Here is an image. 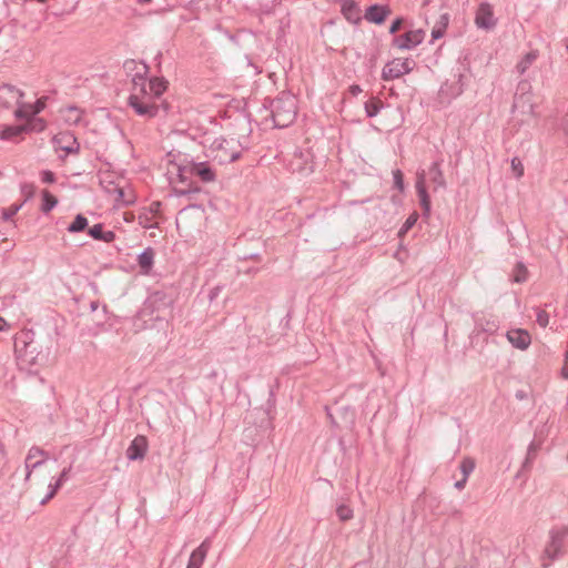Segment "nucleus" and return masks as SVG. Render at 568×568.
<instances>
[{
	"mask_svg": "<svg viewBox=\"0 0 568 568\" xmlns=\"http://www.w3.org/2000/svg\"><path fill=\"white\" fill-rule=\"evenodd\" d=\"M448 21H449V17L448 14H442L440 16V20H439V27L443 28L444 30L446 29V27L448 26Z\"/></svg>",
	"mask_w": 568,
	"mask_h": 568,
	"instance_id": "48",
	"label": "nucleus"
},
{
	"mask_svg": "<svg viewBox=\"0 0 568 568\" xmlns=\"http://www.w3.org/2000/svg\"><path fill=\"white\" fill-rule=\"evenodd\" d=\"M428 174H429V179L430 181L436 185L435 189L437 187H445V179H444V175H443V172L439 168V163L438 162H434L430 168H429V171H428Z\"/></svg>",
	"mask_w": 568,
	"mask_h": 568,
	"instance_id": "26",
	"label": "nucleus"
},
{
	"mask_svg": "<svg viewBox=\"0 0 568 568\" xmlns=\"http://www.w3.org/2000/svg\"><path fill=\"white\" fill-rule=\"evenodd\" d=\"M61 486H59V484L54 483V484H50L49 485V493L48 495L42 499L41 504L44 505L47 501H49L51 498L54 497V495L57 494L58 489L60 488Z\"/></svg>",
	"mask_w": 568,
	"mask_h": 568,
	"instance_id": "40",
	"label": "nucleus"
},
{
	"mask_svg": "<svg viewBox=\"0 0 568 568\" xmlns=\"http://www.w3.org/2000/svg\"><path fill=\"white\" fill-rule=\"evenodd\" d=\"M336 515L341 521H348L353 518V509L346 504H339L336 507Z\"/></svg>",
	"mask_w": 568,
	"mask_h": 568,
	"instance_id": "30",
	"label": "nucleus"
},
{
	"mask_svg": "<svg viewBox=\"0 0 568 568\" xmlns=\"http://www.w3.org/2000/svg\"><path fill=\"white\" fill-rule=\"evenodd\" d=\"M57 204H58L57 197L54 195H52L49 191L43 190L42 205H41L42 212L49 213Z\"/></svg>",
	"mask_w": 568,
	"mask_h": 568,
	"instance_id": "27",
	"label": "nucleus"
},
{
	"mask_svg": "<svg viewBox=\"0 0 568 568\" xmlns=\"http://www.w3.org/2000/svg\"><path fill=\"white\" fill-rule=\"evenodd\" d=\"M148 450V440L145 436L138 435L126 449V457L130 460H141Z\"/></svg>",
	"mask_w": 568,
	"mask_h": 568,
	"instance_id": "12",
	"label": "nucleus"
},
{
	"mask_svg": "<svg viewBox=\"0 0 568 568\" xmlns=\"http://www.w3.org/2000/svg\"><path fill=\"white\" fill-rule=\"evenodd\" d=\"M89 235L94 240L110 243L115 239V234L112 231H104L102 224H95L88 231Z\"/></svg>",
	"mask_w": 568,
	"mask_h": 568,
	"instance_id": "22",
	"label": "nucleus"
},
{
	"mask_svg": "<svg viewBox=\"0 0 568 568\" xmlns=\"http://www.w3.org/2000/svg\"><path fill=\"white\" fill-rule=\"evenodd\" d=\"M566 48H567V51H568V44L566 45Z\"/></svg>",
	"mask_w": 568,
	"mask_h": 568,
	"instance_id": "58",
	"label": "nucleus"
},
{
	"mask_svg": "<svg viewBox=\"0 0 568 568\" xmlns=\"http://www.w3.org/2000/svg\"><path fill=\"white\" fill-rule=\"evenodd\" d=\"M23 206V203L12 204L9 207L2 209L1 216L4 221H10Z\"/></svg>",
	"mask_w": 568,
	"mask_h": 568,
	"instance_id": "34",
	"label": "nucleus"
},
{
	"mask_svg": "<svg viewBox=\"0 0 568 568\" xmlns=\"http://www.w3.org/2000/svg\"><path fill=\"white\" fill-rule=\"evenodd\" d=\"M82 110L77 106H68L63 110V119L70 125H78L82 119Z\"/></svg>",
	"mask_w": 568,
	"mask_h": 568,
	"instance_id": "25",
	"label": "nucleus"
},
{
	"mask_svg": "<svg viewBox=\"0 0 568 568\" xmlns=\"http://www.w3.org/2000/svg\"><path fill=\"white\" fill-rule=\"evenodd\" d=\"M567 534L568 529L566 527L552 528L549 531V541L545 548L546 557H548L550 560H554L561 555Z\"/></svg>",
	"mask_w": 568,
	"mask_h": 568,
	"instance_id": "7",
	"label": "nucleus"
},
{
	"mask_svg": "<svg viewBox=\"0 0 568 568\" xmlns=\"http://www.w3.org/2000/svg\"><path fill=\"white\" fill-rule=\"evenodd\" d=\"M536 118L531 84L523 80L518 83L513 103V119L519 123H529Z\"/></svg>",
	"mask_w": 568,
	"mask_h": 568,
	"instance_id": "3",
	"label": "nucleus"
},
{
	"mask_svg": "<svg viewBox=\"0 0 568 568\" xmlns=\"http://www.w3.org/2000/svg\"><path fill=\"white\" fill-rule=\"evenodd\" d=\"M518 268H519V271H518L517 275L515 276V281L520 283L526 280V270L523 265H519Z\"/></svg>",
	"mask_w": 568,
	"mask_h": 568,
	"instance_id": "45",
	"label": "nucleus"
},
{
	"mask_svg": "<svg viewBox=\"0 0 568 568\" xmlns=\"http://www.w3.org/2000/svg\"><path fill=\"white\" fill-rule=\"evenodd\" d=\"M26 131L24 125H8L0 132V139L3 141H13Z\"/></svg>",
	"mask_w": 568,
	"mask_h": 568,
	"instance_id": "24",
	"label": "nucleus"
},
{
	"mask_svg": "<svg viewBox=\"0 0 568 568\" xmlns=\"http://www.w3.org/2000/svg\"><path fill=\"white\" fill-rule=\"evenodd\" d=\"M173 300L165 292L156 291L145 301L141 310L142 316L150 315L155 321L168 320L171 315Z\"/></svg>",
	"mask_w": 568,
	"mask_h": 568,
	"instance_id": "5",
	"label": "nucleus"
},
{
	"mask_svg": "<svg viewBox=\"0 0 568 568\" xmlns=\"http://www.w3.org/2000/svg\"><path fill=\"white\" fill-rule=\"evenodd\" d=\"M414 64V61L410 59H394L383 68L382 78L385 81L397 79L409 73Z\"/></svg>",
	"mask_w": 568,
	"mask_h": 568,
	"instance_id": "6",
	"label": "nucleus"
},
{
	"mask_svg": "<svg viewBox=\"0 0 568 568\" xmlns=\"http://www.w3.org/2000/svg\"><path fill=\"white\" fill-rule=\"evenodd\" d=\"M45 106V102L42 99H39L34 104L22 103L14 111V115L17 119H27L30 115H36L41 112Z\"/></svg>",
	"mask_w": 568,
	"mask_h": 568,
	"instance_id": "18",
	"label": "nucleus"
},
{
	"mask_svg": "<svg viewBox=\"0 0 568 568\" xmlns=\"http://www.w3.org/2000/svg\"><path fill=\"white\" fill-rule=\"evenodd\" d=\"M211 548V539L206 538L192 551L186 568H201Z\"/></svg>",
	"mask_w": 568,
	"mask_h": 568,
	"instance_id": "14",
	"label": "nucleus"
},
{
	"mask_svg": "<svg viewBox=\"0 0 568 568\" xmlns=\"http://www.w3.org/2000/svg\"><path fill=\"white\" fill-rule=\"evenodd\" d=\"M394 184L395 187L399 191L404 190V176L400 170L393 171Z\"/></svg>",
	"mask_w": 568,
	"mask_h": 568,
	"instance_id": "37",
	"label": "nucleus"
},
{
	"mask_svg": "<svg viewBox=\"0 0 568 568\" xmlns=\"http://www.w3.org/2000/svg\"><path fill=\"white\" fill-rule=\"evenodd\" d=\"M564 131L568 134V113L566 114L562 123Z\"/></svg>",
	"mask_w": 568,
	"mask_h": 568,
	"instance_id": "53",
	"label": "nucleus"
},
{
	"mask_svg": "<svg viewBox=\"0 0 568 568\" xmlns=\"http://www.w3.org/2000/svg\"><path fill=\"white\" fill-rule=\"evenodd\" d=\"M481 329L485 331V332H494L495 328L493 326V327H489V328H481Z\"/></svg>",
	"mask_w": 568,
	"mask_h": 568,
	"instance_id": "55",
	"label": "nucleus"
},
{
	"mask_svg": "<svg viewBox=\"0 0 568 568\" xmlns=\"http://www.w3.org/2000/svg\"><path fill=\"white\" fill-rule=\"evenodd\" d=\"M416 221H417V214L409 215L407 217V220L405 221V223L403 224V226L399 231V234L406 233L409 229H412L414 226Z\"/></svg>",
	"mask_w": 568,
	"mask_h": 568,
	"instance_id": "38",
	"label": "nucleus"
},
{
	"mask_svg": "<svg viewBox=\"0 0 568 568\" xmlns=\"http://www.w3.org/2000/svg\"><path fill=\"white\" fill-rule=\"evenodd\" d=\"M425 32L422 29L408 31L394 39V45L400 50H410L423 42Z\"/></svg>",
	"mask_w": 568,
	"mask_h": 568,
	"instance_id": "10",
	"label": "nucleus"
},
{
	"mask_svg": "<svg viewBox=\"0 0 568 568\" xmlns=\"http://www.w3.org/2000/svg\"><path fill=\"white\" fill-rule=\"evenodd\" d=\"M511 171H513V174L518 179L524 175V165L518 158H513Z\"/></svg>",
	"mask_w": 568,
	"mask_h": 568,
	"instance_id": "35",
	"label": "nucleus"
},
{
	"mask_svg": "<svg viewBox=\"0 0 568 568\" xmlns=\"http://www.w3.org/2000/svg\"><path fill=\"white\" fill-rule=\"evenodd\" d=\"M493 7L487 2H481L476 11L475 23L477 28L490 30L496 26Z\"/></svg>",
	"mask_w": 568,
	"mask_h": 568,
	"instance_id": "8",
	"label": "nucleus"
},
{
	"mask_svg": "<svg viewBox=\"0 0 568 568\" xmlns=\"http://www.w3.org/2000/svg\"><path fill=\"white\" fill-rule=\"evenodd\" d=\"M38 1H39V2H41V3H44V2H47V0H38Z\"/></svg>",
	"mask_w": 568,
	"mask_h": 568,
	"instance_id": "57",
	"label": "nucleus"
},
{
	"mask_svg": "<svg viewBox=\"0 0 568 568\" xmlns=\"http://www.w3.org/2000/svg\"><path fill=\"white\" fill-rule=\"evenodd\" d=\"M403 20L400 18H397L389 28V33L394 34L396 33L400 27H402Z\"/></svg>",
	"mask_w": 568,
	"mask_h": 568,
	"instance_id": "44",
	"label": "nucleus"
},
{
	"mask_svg": "<svg viewBox=\"0 0 568 568\" xmlns=\"http://www.w3.org/2000/svg\"><path fill=\"white\" fill-rule=\"evenodd\" d=\"M537 449H538V447H537V445L535 443H531L529 445L527 457H526V460L524 463V467H527L530 464V462L535 458Z\"/></svg>",
	"mask_w": 568,
	"mask_h": 568,
	"instance_id": "39",
	"label": "nucleus"
},
{
	"mask_svg": "<svg viewBox=\"0 0 568 568\" xmlns=\"http://www.w3.org/2000/svg\"><path fill=\"white\" fill-rule=\"evenodd\" d=\"M21 195L23 196V201L21 203H26L31 197H33L36 193V186L32 183H22L20 186Z\"/></svg>",
	"mask_w": 568,
	"mask_h": 568,
	"instance_id": "32",
	"label": "nucleus"
},
{
	"mask_svg": "<svg viewBox=\"0 0 568 568\" xmlns=\"http://www.w3.org/2000/svg\"><path fill=\"white\" fill-rule=\"evenodd\" d=\"M443 34H444V29L440 27L434 28L432 31L433 39H439L443 37Z\"/></svg>",
	"mask_w": 568,
	"mask_h": 568,
	"instance_id": "47",
	"label": "nucleus"
},
{
	"mask_svg": "<svg viewBox=\"0 0 568 568\" xmlns=\"http://www.w3.org/2000/svg\"><path fill=\"white\" fill-rule=\"evenodd\" d=\"M53 141L59 149L68 154L79 152L80 145L75 136L70 132L59 133L54 136Z\"/></svg>",
	"mask_w": 568,
	"mask_h": 568,
	"instance_id": "13",
	"label": "nucleus"
},
{
	"mask_svg": "<svg viewBox=\"0 0 568 568\" xmlns=\"http://www.w3.org/2000/svg\"><path fill=\"white\" fill-rule=\"evenodd\" d=\"M174 192H175L176 195L182 196V195L189 194L191 191L190 190H178V189H175Z\"/></svg>",
	"mask_w": 568,
	"mask_h": 568,
	"instance_id": "51",
	"label": "nucleus"
},
{
	"mask_svg": "<svg viewBox=\"0 0 568 568\" xmlns=\"http://www.w3.org/2000/svg\"><path fill=\"white\" fill-rule=\"evenodd\" d=\"M389 13H390V10L388 7L373 4L366 9L365 19L368 22H372L375 24H382Z\"/></svg>",
	"mask_w": 568,
	"mask_h": 568,
	"instance_id": "16",
	"label": "nucleus"
},
{
	"mask_svg": "<svg viewBox=\"0 0 568 568\" xmlns=\"http://www.w3.org/2000/svg\"><path fill=\"white\" fill-rule=\"evenodd\" d=\"M214 296H216V293H213V292H212V294H211V296H210V297H211V298H213Z\"/></svg>",
	"mask_w": 568,
	"mask_h": 568,
	"instance_id": "56",
	"label": "nucleus"
},
{
	"mask_svg": "<svg viewBox=\"0 0 568 568\" xmlns=\"http://www.w3.org/2000/svg\"><path fill=\"white\" fill-rule=\"evenodd\" d=\"M190 173L196 175L201 181L209 183L215 180V172L205 162L193 163L190 168Z\"/></svg>",
	"mask_w": 568,
	"mask_h": 568,
	"instance_id": "19",
	"label": "nucleus"
},
{
	"mask_svg": "<svg viewBox=\"0 0 568 568\" xmlns=\"http://www.w3.org/2000/svg\"><path fill=\"white\" fill-rule=\"evenodd\" d=\"M416 191L419 197L420 205L425 214L430 212V199L425 186V172L422 171L417 174Z\"/></svg>",
	"mask_w": 568,
	"mask_h": 568,
	"instance_id": "17",
	"label": "nucleus"
},
{
	"mask_svg": "<svg viewBox=\"0 0 568 568\" xmlns=\"http://www.w3.org/2000/svg\"><path fill=\"white\" fill-rule=\"evenodd\" d=\"M45 452L39 447H31L26 457V480H29L32 474V470L37 467L41 466L45 458Z\"/></svg>",
	"mask_w": 568,
	"mask_h": 568,
	"instance_id": "11",
	"label": "nucleus"
},
{
	"mask_svg": "<svg viewBox=\"0 0 568 568\" xmlns=\"http://www.w3.org/2000/svg\"><path fill=\"white\" fill-rule=\"evenodd\" d=\"M8 327H9V325L6 322V320L0 316V332L7 329Z\"/></svg>",
	"mask_w": 568,
	"mask_h": 568,
	"instance_id": "50",
	"label": "nucleus"
},
{
	"mask_svg": "<svg viewBox=\"0 0 568 568\" xmlns=\"http://www.w3.org/2000/svg\"><path fill=\"white\" fill-rule=\"evenodd\" d=\"M467 483V478L463 477L460 480H457L455 483V487L458 489V490H462L464 489L465 485Z\"/></svg>",
	"mask_w": 568,
	"mask_h": 568,
	"instance_id": "49",
	"label": "nucleus"
},
{
	"mask_svg": "<svg viewBox=\"0 0 568 568\" xmlns=\"http://www.w3.org/2000/svg\"><path fill=\"white\" fill-rule=\"evenodd\" d=\"M146 90L151 99L160 98L166 90V81L164 79L153 78L149 82L146 81Z\"/></svg>",
	"mask_w": 568,
	"mask_h": 568,
	"instance_id": "21",
	"label": "nucleus"
},
{
	"mask_svg": "<svg viewBox=\"0 0 568 568\" xmlns=\"http://www.w3.org/2000/svg\"><path fill=\"white\" fill-rule=\"evenodd\" d=\"M88 226V219L82 214H78L73 222L68 226L70 233L82 232Z\"/></svg>",
	"mask_w": 568,
	"mask_h": 568,
	"instance_id": "28",
	"label": "nucleus"
},
{
	"mask_svg": "<svg viewBox=\"0 0 568 568\" xmlns=\"http://www.w3.org/2000/svg\"><path fill=\"white\" fill-rule=\"evenodd\" d=\"M220 146H221V151H223L224 153L221 155H216L215 158H217L221 163L234 162L240 158V152L233 151L231 153H227L225 146H223L222 144H220Z\"/></svg>",
	"mask_w": 568,
	"mask_h": 568,
	"instance_id": "33",
	"label": "nucleus"
},
{
	"mask_svg": "<svg viewBox=\"0 0 568 568\" xmlns=\"http://www.w3.org/2000/svg\"><path fill=\"white\" fill-rule=\"evenodd\" d=\"M539 52L538 50H531L526 53L516 64L515 70L518 74L523 75L526 71L535 63L538 59Z\"/></svg>",
	"mask_w": 568,
	"mask_h": 568,
	"instance_id": "20",
	"label": "nucleus"
},
{
	"mask_svg": "<svg viewBox=\"0 0 568 568\" xmlns=\"http://www.w3.org/2000/svg\"><path fill=\"white\" fill-rule=\"evenodd\" d=\"M23 98V92L17 89L11 84H2L0 85V105L9 109L13 105H18V108L22 104L21 99Z\"/></svg>",
	"mask_w": 568,
	"mask_h": 568,
	"instance_id": "9",
	"label": "nucleus"
},
{
	"mask_svg": "<svg viewBox=\"0 0 568 568\" xmlns=\"http://www.w3.org/2000/svg\"><path fill=\"white\" fill-rule=\"evenodd\" d=\"M475 466V460L471 457H464L459 466L463 477L468 479L469 475L474 471Z\"/></svg>",
	"mask_w": 568,
	"mask_h": 568,
	"instance_id": "31",
	"label": "nucleus"
},
{
	"mask_svg": "<svg viewBox=\"0 0 568 568\" xmlns=\"http://www.w3.org/2000/svg\"><path fill=\"white\" fill-rule=\"evenodd\" d=\"M129 104L141 116L153 118L158 113L156 104L151 95H148L146 78L142 73H136L132 79Z\"/></svg>",
	"mask_w": 568,
	"mask_h": 568,
	"instance_id": "2",
	"label": "nucleus"
},
{
	"mask_svg": "<svg viewBox=\"0 0 568 568\" xmlns=\"http://www.w3.org/2000/svg\"><path fill=\"white\" fill-rule=\"evenodd\" d=\"M383 103L378 99H371L365 103V112L368 118H373L378 114Z\"/></svg>",
	"mask_w": 568,
	"mask_h": 568,
	"instance_id": "29",
	"label": "nucleus"
},
{
	"mask_svg": "<svg viewBox=\"0 0 568 568\" xmlns=\"http://www.w3.org/2000/svg\"><path fill=\"white\" fill-rule=\"evenodd\" d=\"M536 321L541 327H546L549 324V314L544 310H538L536 313Z\"/></svg>",
	"mask_w": 568,
	"mask_h": 568,
	"instance_id": "36",
	"label": "nucleus"
},
{
	"mask_svg": "<svg viewBox=\"0 0 568 568\" xmlns=\"http://www.w3.org/2000/svg\"><path fill=\"white\" fill-rule=\"evenodd\" d=\"M70 471H71V466L64 468L61 471V474L55 483L59 484V486H62L69 479Z\"/></svg>",
	"mask_w": 568,
	"mask_h": 568,
	"instance_id": "41",
	"label": "nucleus"
},
{
	"mask_svg": "<svg viewBox=\"0 0 568 568\" xmlns=\"http://www.w3.org/2000/svg\"><path fill=\"white\" fill-rule=\"evenodd\" d=\"M506 336L509 343L518 349H526L531 343L530 335L525 329L508 331Z\"/></svg>",
	"mask_w": 568,
	"mask_h": 568,
	"instance_id": "15",
	"label": "nucleus"
},
{
	"mask_svg": "<svg viewBox=\"0 0 568 568\" xmlns=\"http://www.w3.org/2000/svg\"><path fill=\"white\" fill-rule=\"evenodd\" d=\"M297 114L296 98L287 92H282L272 102V118L275 126L286 128L292 124Z\"/></svg>",
	"mask_w": 568,
	"mask_h": 568,
	"instance_id": "4",
	"label": "nucleus"
},
{
	"mask_svg": "<svg viewBox=\"0 0 568 568\" xmlns=\"http://www.w3.org/2000/svg\"><path fill=\"white\" fill-rule=\"evenodd\" d=\"M561 376L564 378L568 379V351L566 352V355H565V363L561 368Z\"/></svg>",
	"mask_w": 568,
	"mask_h": 568,
	"instance_id": "46",
	"label": "nucleus"
},
{
	"mask_svg": "<svg viewBox=\"0 0 568 568\" xmlns=\"http://www.w3.org/2000/svg\"><path fill=\"white\" fill-rule=\"evenodd\" d=\"M4 466H6V452H4L2 444L0 443V476L3 473Z\"/></svg>",
	"mask_w": 568,
	"mask_h": 568,
	"instance_id": "43",
	"label": "nucleus"
},
{
	"mask_svg": "<svg viewBox=\"0 0 568 568\" xmlns=\"http://www.w3.org/2000/svg\"><path fill=\"white\" fill-rule=\"evenodd\" d=\"M41 176L44 183H53L55 181L54 174L51 171H43Z\"/></svg>",
	"mask_w": 568,
	"mask_h": 568,
	"instance_id": "42",
	"label": "nucleus"
},
{
	"mask_svg": "<svg viewBox=\"0 0 568 568\" xmlns=\"http://www.w3.org/2000/svg\"><path fill=\"white\" fill-rule=\"evenodd\" d=\"M14 352L19 363L23 366H43L50 357L49 347H43L30 333H23L16 338Z\"/></svg>",
	"mask_w": 568,
	"mask_h": 568,
	"instance_id": "1",
	"label": "nucleus"
},
{
	"mask_svg": "<svg viewBox=\"0 0 568 568\" xmlns=\"http://www.w3.org/2000/svg\"><path fill=\"white\" fill-rule=\"evenodd\" d=\"M351 92L356 95L358 94L359 92H362V89L358 87V85H352L351 87Z\"/></svg>",
	"mask_w": 568,
	"mask_h": 568,
	"instance_id": "52",
	"label": "nucleus"
},
{
	"mask_svg": "<svg viewBox=\"0 0 568 568\" xmlns=\"http://www.w3.org/2000/svg\"><path fill=\"white\" fill-rule=\"evenodd\" d=\"M154 260V251L151 247L145 248L139 256L138 263L141 268V272L148 274L152 268Z\"/></svg>",
	"mask_w": 568,
	"mask_h": 568,
	"instance_id": "23",
	"label": "nucleus"
},
{
	"mask_svg": "<svg viewBox=\"0 0 568 568\" xmlns=\"http://www.w3.org/2000/svg\"><path fill=\"white\" fill-rule=\"evenodd\" d=\"M151 0H138L139 3L141 4H145V3H149Z\"/></svg>",
	"mask_w": 568,
	"mask_h": 568,
	"instance_id": "54",
	"label": "nucleus"
}]
</instances>
